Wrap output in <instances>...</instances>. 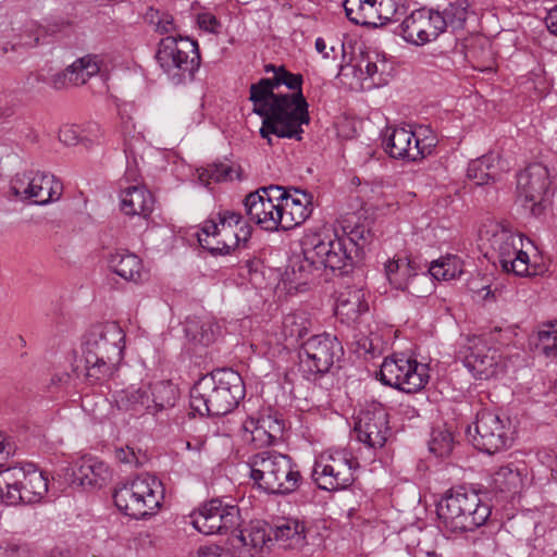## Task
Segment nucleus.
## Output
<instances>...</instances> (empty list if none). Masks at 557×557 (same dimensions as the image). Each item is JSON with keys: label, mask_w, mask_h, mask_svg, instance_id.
Masks as SVG:
<instances>
[{"label": "nucleus", "mask_w": 557, "mask_h": 557, "mask_svg": "<svg viewBox=\"0 0 557 557\" xmlns=\"http://www.w3.org/2000/svg\"><path fill=\"white\" fill-rule=\"evenodd\" d=\"M235 170L226 163H213L202 169L199 173V181L209 186L211 182H226L234 178Z\"/></svg>", "instance_id": "43"}, {"label": "nucleus", "mask_w": 557, "mask_h": 557, "mask_svg": "<svg viewBox=\"0 0 557 557\" xmlns=\"http://www.w3.org/2000/svg\"><path fill=\"white\" fill-rule=\"evenodd\" d=\"M360 346L363 348L366 352L373 354L375 351V347L373 346L372 342H369L367 338L363 341L362 344H360Z\"/></svg>", "instance_id": "62"}, {"label": "nucleus", "mask_w": 557, "mask_h": 557, "mask_svg": "<svg viewBox=\"0 0 557 557\" xmlns=\"http://www.w3.org/2000/svg\"><path fill=\"white\" fill-rule=\"evenodd\" d=\"M315 50L322 54L324 59H336L335 47L332 46L330 49L326 47V42L323 38L318 37L314 42Z\"/></svg>", "instance_id": "55"}, {"label": "nucleus", "mask_w": 557, "mask_h": 557, "mask_svg": "<svg viewBox=\"0 0 557 557\" xmlns=\"http://www.w3.org/2000/svg\"><path fill=\"white\" fill-rule=\"evenodd\" d=\"M385 274L389 284L400 290L408 289L418 277L411 262L406 259L388 260L385 263Z\"/></svg>", "instance_id": "33"}, {"label": "nucleus", "mask_w": 557, "mask_h": 557, "mask_svg": "<svg viewBox=\"0 0 557 557\" xmlns=\"http://www.w3.org/2000/svg\"><path fill=\"white\" fill-rule=\"evenodd\" d=\"M369 310L366 293L362 288H348L337 298L335 314L347 324L356 322L359 317Z\"/></svg>", "instance_id": "28"}, {"label": "nucleus", "mask_w": 557, "mask_h": 557, "mask_svg": "<svg viewBox=\"0 0 557 557\" xmlns=\"http://www.w3.org/2000/svg\"><path fill=\"white\" fill-rule=\"evenodd\" d=\"M310 325L305 312H290L283 318L282 334L289 345H294L307 335Z\"/></svg>", "instance_id": "38"}, {"label": "nucleus", "mask_w": 557, "mask_h": 557, "mask_svg": "<svg viewBox=\"0 0 557 557\" xmlns=\"http://www.w3.org/2000/svg\"><path fill=\"white\" fill-rule=\"evenodd\" d=\"M0 490L7 505L36 504L48 492V478L33 463L9 467L0 471Z\"/></svg>", "instance_id": "12"}, {"label": "nucleus", "mask_w": 557, "mask_h": 557, "mask_svg": "<svg viewBox=\"0 0 557 557\" xmlns=\"http://www.w3.org/2000/svg\"><path fill=\"white\" fill-rule=\"evenodd\" d=\"M446 26V18L441 12L421 8L407 15L396 33L408 44L424 46L444 33Z\"/></svg>", "instance_id": "19"}, {"label": "nucleus", "mask_w": 557, "mask_h": 557, "mask_svg": "<svg viewBox=\"0 0 557 557\" xmlns=\"http://www.w3.org/2000/svg\"><path fill=\"white\" fill-rule=\"evenodd\" d=\"M250 236L251 227L242 214L224 210L203 223L198 242L211 253L227 255Z\"/></svg>", "instance_id": "10"}, {"label": "nucleus", "mask_w": 557, "mask_h": 557, "mask_svg": "<svg viewBox=\"0 0 557 557\" xmlns=\"http://www.w3.org/2000/svg\"><path fill=\"white\" fill-rule=\"evenodd\" d=\"M244 438L256 447H267L276 443L284 431V422L272 414L249 417L243 423Z\"/></svg>", "instance_id": "23"}, {"label": "nucleus", "mask_w": 557, "mask_h": 557, "mask_svg": "<svg viewBox=\"0 0 557 557\" xmlns=\"http://www.w3.org/2000/svg\"><path fill=\"white\" fill-rule=\"evenodd\" d=\"M343 347L335 336L319 334L309 337L300 346V367L309 375H322L330 371Z\"/></svg>", "instance_id": "18"}, {"label": "nucleus", "mask_w": 557, "mask_h": 557, "mask_svg": "<svg viewBox=\"0 0 557 557\" xmlns=\"http://www.w3.org/2000/svg\"><path fill=\"white\" fill-rule=\"evenodd\" d=\"M454 447V438L447 430H434L430 441V450L437 457L448 456Z\"/></svg>", "instance_id": "44"}, {"label": "nucleus", "mask_w": 557, "mask_h": 557, "mask_svg": "<svg viewBox=\"0 0 557 557\" xmlns=\"http://www.w3.org/2000/svg\"><path fill=\"white\" fill-rule=\"evenodd\" d=\"M236 541L238 544L235 546L239 549V557H257L272 541V536L264 525L257 523L240 530Z\"/></svg>", "instance_id": "29"}, {"label": "nucleus", "mask_w": 557, "mask_h": 557, "mask_svg": "<svg viewBox=\"0 0 557 557\" xmlns=\"http://www.w3.org/2000/svg\"><path fill=\"white\" fill-rule=\"evenodd\" d=\"M245 397L240 374L219 369L199 379L190 389V407L200 416H224Z\"/></svg>", "instance_id": "3"}, {"label": "nucleus", "mask_w": 557, "mask_h": 557, "mask_svg": "<svg viewBox=\"0 0 557 557\" xmlns=\"http://www.w3.org/2000/svg\"><path fill=\"white\" fill-rule=\"evenodd\" d=\"M63 190L62 183L54 175L46 172H35L30 185V198L34 203L45 206L60 199Z\"/></svg>", "instance_id": "32"}, {"label": "nucleus", "mask_w": 557, "mask_h": 557, "mask_svg": "<svg viewBox=\"0 0 557 557\" xmlns=\"http://www.w3.org/2000/svg\"><path fill=\"white\" fill-rule=\"evenodd\" d=\"M473 430L472 434L471 426L468 428L473 446L487 455L509 448L513 441L510 419L490 410L476 414Z\"/></svg>", "instance_id": "16"}, {"label": "nucleus", "mask_w": 557, "mask_h": 557, "mask_svg": "<svg viewBox=\"0 0 557 557\" xmlns=\"http://www.w3.org/2000/svg\"><path fill=\"white\" fill-rule=\"evenodd\" d=\"M545 23L549 33L557 36V4L548 11Z\"/></svg>", "instance_id": "57"}, {"label": "nucleus", "mask_w": 557, "mask_h": 557, "mask_svg": "<svg viewBox=\"0 0 557 557\" xmlns=\"http://www.w3.org/2000/svg\"><path fill=\"white\" fill-rule=\"evenodd\" d=\"M376 377L386 386L411 394L428 384L429 367L403 354L385 357Z\"/></svg>", "instance_id": "15"}, {"label": "nucleus", "mask_w": 557, "mask_h": 557, "mask_svg": "<svg viewBox=\"0 0 557 557\" xmlns=\"http://www.w3.org/2000/svg\"><path fill=\"white\" fill-rule=\"evenodd\" d=\"M73 474L82 486L90 487H101L110 479L107 463L95 457L83 458Z\"/></svg>", "instance_id": "31"}, {"label": "nucleus", "mask_w": 557, "mask_h": 557, "mask_svg": "<svg viewBox=\"0 0 557 557\" xmlns=\"http://www.w3.org/2000/svg\"><path fill=\"white\" fill-rule=\"evenodd\" d=\"M358 467L357 459L348 450H329L315 459L311 476L321 490H345L354 483V473Z\"/></svg>", "instance_id": "13"}, {"label": "nucleus", "mask_w": 557, "mask_h": 557, "mask_svg": "<svg viewBox=\"0 0 557 557\" xmlns=\"http://www.w3.org/2000/svg\"><path fill=\"white\" fill-rule=\"evenodd\" d=\"M0 557H23V553L15 545L0 546Z\"/></svg>", "instance_id": "58"}, {"label": "nucleus", "mask_w": 557, "mask_h": 557, "mask_svg": "<svg viewBox=\"0 0 557 557\" xmlns=\"http://www.w3.org/2000/svg\"><path fill=\"white\" fill-rule=\"evenodd\" d=\"M495 158L490 154L472 160L468 164L467 176L478 186L487 185L495 180Z\"/></svg>", "instance_id": "39"}, {"label": "nucleus", "mask_w": 557, "mask_h": 557, "mask_svg": "<svg viewBox=\"0 0 557 557\" xmlns=\"http://www.w3.org/2000/svg\"><path fill=\"white\" fill-rule=\"evenodd\" d=\"M250 479L269 495H288L302 482L298 466L290 456L274 449H264L247 460Z\"/></svg>", "instance_id": "5"}, {"label": "nucleus", "mask_w": 557, "mask_h": 557, "mask_svg": "<svg viewBox=\"0 0 557 557\" xmlns=\"http://www.w3.org/2000/svg\"><path fill=\"white\" fill-rule=\"evenodd\" d=\"M15 451L14 443L4 433L0 432V456L8 458Z\"/></svg>", "instance_id": "54"}, {"label": "nucleus", "mask_w": 557, "mask_h": 557, "mask_svg": "<svg viewBox=\"0 0 557 557\" xmlns=\"http://www.w3.org/2000/svg\"><path fill=\"white\" fill-rule=\"evenodd\" d=\"M453 14L459 20V21H466L467 18V10L466 5H463L461 2H459L456 5H451Z\"/></svg>", "instance_id": "60"}, {"label": "nucleus", "mask_w": 557, "mask_h": 557, "mask_svg": "<svg viewBox=\"0 0 557 557\" xmlns=\"http://www.w3.org/2000/svg\"><path fill=\"white\" fill-rule=\"evenodd\" d=\"M71 27V23L61 16H52L45 18L41 24L33 25L29 32L34 36L32 41H24L27 46H37L45 41L46 37H55L66 34Z\"/></svg>", "instance_id": "36"}, {"label": "nucleus", "mask_w": 557, "mask_h": 557, "mask_svg": "<svg viewBox=\"0 0 557 557\" xmlns=\"http://www.w3.org/2000/svg\"><path fill=\"white\" fill-rule=\"evenodd\" d=\"M121 210L126 215L147 218L153 209V197L143 186H129L121 191Z\"/></svg>", "instance_id": "30"}, {"label": "nucleus", "mask_w": 557, "mask_h": 557, "mask_svg": "<svg viewBox=\"0 0 557 557\" xmlns=\"http://www.w3.org/2000/svg\"><path fill=\"white\" fill-rule=\"evenodd\" d=\"M344 10L347 18L356 25L379 26L373 1L371 0H345Z\"/></svg>", "instance_id": "34"}, {"label": "nucleus", "mask_w": 557, "mask_h": 557, "mask_svg": "<svg viewBox=\"0 0 557 557\" xmlns=\"http://www.w3.org/2000/svg\"><path fill=\"white\" fill-rule=\"evenodd\" d=\"M463 272L462 260L455 255H447L431 262L430 275L436 281H451L459 277Z\"/></svg>", "instance_id": "37"}, {"label": "nucleus", "mask_w": 557, "mask_h": 557, "mask_svg": "<svg viewBox=\"0 0 557 557\" xmlns=\"http://www.w3.org/2000/svg\"><path fill=\"white\" fill-rule=\"evenodd\" d=\"M304 77L280 66L272 78L251 84L252 112L262 117L260 136L272 146L273 137L301 140L310 122L308 102L302 94Z\"/></svg>", "instance_id": "1"}, {"label": "nucleus", "mask_w": 557, "mask_h": 557, "mask_svg": "<svg viewBox=\"0 0 557 557\" xmlns=\"http://www.w3.org/2000/svg\"><path fill=\"white\" fill-rule=\"evenodd\" d=\"M59 139L66 146H74L78 143V132L74 126L65 125L60 128Z\"/></svg>", "instance_id": "50"}, {"label": "nucleus", "mask_w": 557, "mask_h": 557, "mask_svg": "<svg viewBox=\"0 0 557 557\" xmlns=\"http://www.w3.org/2000/svg\"><path fill=\"white\" fill-rule=\"evenodd\" d=\"M157 21H154V16L151 17V21L156 24V32L159 34H171L175 30V23L172 15L168 13H159L156 12Z\"/></svg>", "instance_id": "48"}, {"label": "nucleus", "mask_w": 557, "mask_h": 557, "mask_svg": "<svg viewBox=\"0 0 557 557\" xmlns=\"http://www.w3.org/2000/svg\"><path fill=\"white\" fill-rule=\"evenodd\" d=\"M312 199L311 194L295 188L283 205H278L280 230L288 231L302 224L312 213Z\"/></svg>", "instance_id": "24"}, {"label": "nucleus", "mask_w": 557, "mask_h": 557, "mask_svg": "<svg viewBox=\"0 0 557 557\" xmlns=\"http://www.w3.org/2000/svg\"><path fill=\"white\" fill-rule=\"evenodd\" d=\"M426 133L430 131L422 126L417 131L411 126H388L382 146L393 159L416 162L430 154L436 144L435 138Z\"/></svg>", "instance_id": "14"}, {"label": "nucleus", "mask_w": 557, "mask_h": 557, "mask_svg": "<svg viewBox=\"0 0 557 557\" xmlns=\"http://www.w3.org/2000/svg\"><path fill=\"white\" fill-rule=\"evenodd\" d=\"M480 238L488 244L504 271L517 276L536 274L535 268L530 264L529 255L523 250L522 236L510 226L490 222L480 231Z\"/></svg>", "instance_id": "8"}, {"label": "nucleus", "mask_w": 557, "mask_h": 557, "mask_svg": "<svg viewBox=\"0 0 557 557\" xmlns=\"http://www.w3.org/2000/svg\"><path fill=\"white\" fill-rule=\"evenodd\" d=\"M177 395V388L171 381L161 380L129 385L117 391L114 400L120 411L138 419L145 416L157 417L160 412L174 407Z\"/></svg>", "instance_id": "7"}, {"label": "nucleus", "mask_w": 557, "mask_h": 557, "mask_svg": "<svg viewBox=\"0 0 557 557\" xmlns=\"http://www.w3.org/2000/svg\"><path fill=\"white\" fill-rule=\"evenodd\" d=\"M301 246L304 260L292 265L294 274H296V267L300 272L295 280L306 281L305 273L311 268H327L333 272L338 271L341 275L348 273L352 268L351 249L348 248L344 237L311 234L305 236Z\"/></svg>", "instance_id": "6"}, {"label": "nucleus", "mask_w": 557, "mask_h": 557, "mask_svg": "<svg viewBox=\"0 0 557 557\" xmlns=\"http://www.w3.org/2000/svg\"><path fill=\"white\" fill-rule=\"evenodd\" d=\"M34 171L17 173L11 181V190L14 196L22 199H30V185L33 183Z\"/></svg>", "instance_id": "45"}, {"label": "nucleus", "mask_w": 557, "mask_h": 557, "mask_svg": "<svg viewBox=\"0 0 557 557\" xmlns=\"http://www.w3.org/2000/svg\"><path fill=\"white\" fill-rule=\"evenodd\" d=\"M239 509L220 499L205 503L190 515L193 527L206 535L226 533L239 524Z\"/></svg>", "instance_id": "20"}, {"label": "nucleus", "mask_w": 557, "mask_h": 557, "mask_svg": "<svg viewBox=\"0 0 557 557\" xmlns=\"http://www.w3.org/2000/svg\"><path fill=\"white\" fill-rule=\"evenodd\" d=\"M265 72H273L274 73V76H276V73H278V70H280V66H276L274 64H268L265 65L264 67Z\"/></svg>", "instance_id": "63"}, {"label": "nucleus", "mask_w": 557, "mask_h": 557, "mask_svg": "<svg viewBox=\"0 0 557 557\" xmlns=\"http://www.w3.org/2000/svg\"><path fill=\"white\" fill-rule=\"evenodd\" d=\"M536 347L548 358L557 356V322L546 323L540 327Z\"/></svg>", "instance_id": "42"}, {"label": "nucleus", "mask_w": 557, "mask_h": 557, "mask_svg": "<svg viewBox=\"0 0 557 557\" xmlns=\"http://www.w3.org/2000/svg\"><path fill=\"white\" fill-rule=\"evenodd\" d=\"M256 193H259V195L265 200L268 199L274 205H283L285 201V198H287L292 193L287 191L281 186L276 185H270L267 187H261Z\"/></svg>", "instance_id": "46"}, {"label": "nucleus", "mask_w": 557, "mask_h": 557, "mask_svg": "<svg viewBox=\"0 0 557 557\" xmlns=\"http://www.w3.org/2000/svg\"><path fill=\"white\" fill-rule=\"evenodd\" d=\"M108 262L110 269L125 281L141 284L149 280V271L135 253L126 250L115 251L110 255Z\"/></svg>", "instance_id": "26"}, {"label": "nucleus", "mask_w": 557, "mask_h": 557, "mask_svg": "<svg viewBox=\"0 0 557 557\" xmlns=\"http://www.w3.org/2000/svg\"><path fill=\"white\" fill-rule=\"evenodd\" d=\"M70 81L73 86L85 84L91 76L100 71V61L97 55H85L67 66Z\"/></svg>", "instance_id": "40"}, {"label": "nucleus", "mask_w": 557, "mask_h": 557, "mask_svg": "<svg viewBox=\"0 0 557 557\" xmlns=\"http://www.w3.org/2000/svg\"><path fill=\"white\" fill-rule=\"evenodd\" d=\"M218 326L210 320L188 318L184 324L186 338L197 345L208 346L214 342Z\"/></svg>", "instance_id": "35"}, {"label": "nucleus", "mask_w": 557, "mask_h": 557, "mask_svg": "<svg viewBox=\"0 0 557 557\" xmlns=\"http://www.w3.org/2000/svg\"><path fill=\"white\" fill-rule=\"evenodd\" d=\"M51 86L57 89H65L72 85V82L70 81L69 75V69L66 67L64 71L55 73L51 78Z\"/></svg>", "instance_id": "53"}, {"label": "nucleus", "mask_w": 557, "mask_h": 557, "mask_svg": "<svg viewBox=\"0 0 557 557\" xmlns=\"http://www.w3.org/2000/svg\"><path fill=\"white\" fill-rule=\"evenodd\" d=\"M198 26L210 34H219L222 27L221 22L211 12H202L197 15Z\"/></svg>", "instance_id": "47"}, {"label": "nucleus", "mask_w": 557, "mask_h": 557, "mask_svg": "<svg viewBox=\"0 0 557 557\" xmlns=\"http://www.w3.org/2000/svg\"><path fill=\"white\" fill-rule=\"evenodd\" d=\"M156 60L173 85L191 82L200 66L198 42L188 37L166 36L158 45Z\"/></svg>", "instance_id": "9"}, {"label": "nucleus", "mask_w": 557, "mask_h": 557, "mask_svg": "<svg viewBox=\"0 0 557 557\" xmlns=\"http://www.w3.org/2000/svg\"><path fill=\"white\" fill-rule=\"evenodd\" d=\"M116 508L126 516L143 519L156 512L163 500L162 483L154 476L141 474L114 488Z\"/></svg>", "instance_id": "11"}, {"label": "nucleus", "mask_w": 557, "mask_h": 557, "mask_svg": "<svg viewBox=\"0 0 557 557\" xmlns=\"http://www.w3.org/2000/svg\"><path fill=\"white\" fill-rule=\"evenodd\" d=\"M377 60H379V54L377 53H374V58L370 54V53H367L366 55L362 57V60H361V63H360V70L362 71V63H364V72L366 74L369 76V77H373L374 74H376L379 72V64H377Z\"/></svg>", "instance_id": "51"}, {"label": "nucleus", "mask_w": 557, "mask_h": 557, "mask_svg": "<svg viewBox=\"0 0 557 557\" xmlns=\"http://www.w3.org/2000/svg\"><path fill=\"white\" fill-rule=\"evenodd\" d=\"M244 207L249 221L256 223L260 228L268 232L280 230L278 205H274L268 199L264 200L259 193L252 191L245 197Z\"/></svg>", "instance_id": "25"}, {"label": "nucleus", "mask_w": 557, "mask_h": 557, "mask_svg": "<svg viewBox=\"0 0 557 557\" xmlns=\"http://www.w3.org/2000/svg\"><path fill=\"white\" fill-rule=\"evenodd\" d=\"M400 412L406 416L408 419H412L418 416V410L410 405H401Z\"/></svg>", "instance_id": "61"}, {"label": "nucleus", "mask_w": 557, "mask_h": 557, "mask_svg": "<svg viewBox=\"0 0 557 557\" xmlns=\"http://www.w3.org/2000/svg\"><path fill=\"white\" fill-rule=\"evenodd\" d=\"M492 484L502 493L516 491L522 484V470L513 463L503 466L492 475Z\"/></svg>", "instance_id": "41"}, {"label": "nucleus", "mask_w": 557, "mask_h": 557, "mask_svg": "<svg viewBox=\"0 0 557 557\" xmlns=\"http://www.w3.org/2000/svg\"><path fill=\"white\" fill-rule=\"evenodd\" d=\"M355 432L359 442L371 448H382L388 436L391 428L388 413L381 405L362 410L355 423Z\"/></svg>", "instance_id": "22"}, {"label": "nucleus", "mask_w": 557, "mask_h": 557, "mask_svg": "<svg viewBox=\"0 0 557 557\" xmlns=\"http://www.w3.org/2000/svg\"><path fill=\"white\" fill-rule=\"evenodd\" d=\"M460 356L465 367L480 380L493 377L500 368L498 350L491 347L482 336L467 337L460 350Z\"/></svg>", "instance_id": "21"}, {"label": "nucleus", "mask_w": 557, "mask_h": 557, "mask_svg": "<svg viewBox=\"0 0 557 557\" xmlns=\"http://www.w3.org/2000/svg\"><path fill=\"white\" fill-rule=\"evenodd\" d=\"M492 508L474 490H448L436 504L438 528L448 535L473 532L485 524Z\"/></svg>", "instance_id": "2"}, {"label": "nucleus", "mask_w": 557, "mask_h": 557, "mask_svg": "<svg viewBox=\"0 0 557 557\" xmlns=\"http://www.w3.org/2000/svg\"><path fill=\"white\" fill-rule=\"evenodd\" d=\"M306 525L295 518H280L270 528L273 540L284 549H299L306 544Z\"/></svg>", "instance_id": "27"}, {"label": "nucleus", "mask_w": 557, "mask_h": 557, "mask_svg": "<svg viewBox=\"0 0 557 557\" xmlns=\"http://www.w3.org/2000/svg\"><path fill=\"white\" fill-rule=\"evenodd\" d=\"M550 175L542 163L529 164L517 174V198L521 206L534 218L542 216L548 206L547 193Z\"/></svg>", "instance_id": "17"}, {"label": "nucleus", "mask_w": 557, "mask_h": 557, "mask_svg": "<svg viewBox=\"0 0 557 557\" xmlns=\"http://www.w3.org/2000/svg\"><path fill=\"white\" fill-rule=\"evenodd\" d=\"M366 233H369L364 230L363 226H356L352 228L347 237H344L346 239L347 246L349 249H354V247L359 245L360 240H366Z\"/></svg>", "instance_id": "52"}, {"label": "nucleus", "mask_w": 557, "mask_h": 557, "mask_svg": "<svg viewBox=\"0 0 557 557\" xmlns=\"http://www.w3.org/2000/svg\"><path fill=\"white\" fill-rule=\"evenodd\" d=\"M125 333L116 322L94 325L83 342L86 375L91 382H102L112 376L123 359Z\"/></svg>", "instance_id": "4"}, {"label": "nucleus", "mask_w": 557, "mask_h": 557, "mask_svg": "<svg viewBox=\"0 0 557 557\" xmlns=\"http://www.w3.org/2000/svg\"><path fill=\"white\" fill-rule=\"evenodd\" d=\"M194 557H226L223 549L218 545L200 547Z\"/></svg>", "instance_id": "56"}, {"label": "nucleus", "mask_w": 557, "mask_h": 557, "mask_svg": "<svg viewBox=\"0 0 557 557\" xmlns=\"http://www.w3.org/2000/svg\"><path fill=\"white\" fill-rule=\"evenodd\" d=\"M206 441L201 437H191L189 440H180L176 443V448L180 450H188L196 456H199L205 448Z\"/></svg>", "instance_id": "49"}, {"label": "nucleus", "mask_w": 557, "mask_h": 557, "mask_svg": "<svg viewBox=\"0 0 557 557\" xmlns=\"http://www.w3.org/2000/svg\"><path fill=\"white\" fill-rule=\"evenodd\" d=\"M116 458L121 461V462H125V463H132L133 460L135 459V455H134V451L131 450V449H119L116 451Z\"/></svg>", "instance_id": "59"}, {"label": "nucleus", "mask_w": 557, "mask_h": 557, "mask_svg": "<svg viewBox=\"0 0 557 557\" xmlns=\"http://www.w3.org/2000/svg\"><path fill=\"white\" fill-rule=\"evenodd\" d=\"M424 557H442V556L436 554L435 552H425Z\"/></svg>", "instance_id": "64"}]
</instances>
